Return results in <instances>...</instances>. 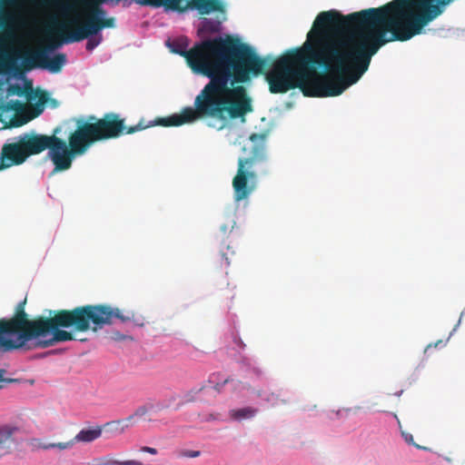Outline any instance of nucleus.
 Returning <instances> with one entry per match:
<instances>
[{"instance_id": "1", "label": "nucleus", "mask_w": 465, "mask_h": 465, "mask_svg": "<svg viewBox=\"0 0 465 465\" xmlns=\"http://www.w3.org/2000/svg\"><path fill=\"white\" fill-rule=\"evenodd\" d=\"M354 13L321 12L302 47L287 51L265 75L270 92L299 88L308 97L341 94L368 70L379 51Z\"/></svg>"}, {"instance_id": "2", "label": "nucleus", "mask_w": 465, "mask_h": 465, "mask_svg": "<svg viewBox=\"0 0 465 465\" xmlns=\"http://www.w3.org/2000/svg\"><path fill=\"white\" fill-rule=\"evenodd\" d=\"M171 52L186 59L193 72L210 78L194 100V108L185 107L180 114L158 118L162 126H180L203 117L222 121L242 119L252 112V101L242 85L251 76L263 73L269 64L247 44L227 35L204 40L187 50V37L168 40Z\"/></svg>"}, {"instance_id": "3", "label": "nucleus", "mask_w": 465, "mask_h": 465, "mask_svg": "<svg viewBox=\"0 0 465 465\" xmlns=\"http://www.w3.org/2000/svg\"><path fill=\"white\" fill-rule=\"evenodd\" d=\"M26 298L20 302L9 320L0 321V349L3 351L45 349L59 342L74 341L73 331H97L111 325L115 319L123 322L132 317L124 315L120 309L108 304H87L72 310H57L53 316L29 319L25 306ZM52 312H50V314Z\"/></svg>"}, {"instance_id": "4", "label": "nucleus", "mask_w": 465, "mask_h": 465, "mask_svg": "<svg viewBox=\"0 0 465 465\" xmlns=\"http://www.w3.org/2000/svg\"><path fill=\"white\" fill-rule=\"evenodd\" d=\"M454 0H392L377 8L354 12L378 50L389 42L420 35Z\"/></svg>"}, {"instance_id": "5", "label": "nucleus", "mask_w": 465, "mask_h": 465, "mask_svg": "<svg viewBox=\"0 0 465 465\" xmlns=\"http://www.w3.org/2000/svg\"><path fill=\"white\" fill-rule=\"evenodd\" d=\"M146 127L141 122L126 126L125 120L118 114L107 113L102 118L90 115L86 120L77 119L74 130L68 123H64L54 130L52 135L25 133L4 145H93L98 142L134 134Z\"/></svg>"}, {"instance_id": "6", "label": "nucleus", "mask_w": 465, "mask_h": 465, "mask_svg": "<svg viewBox=\"0 0 465 465\" xmlns=\"http://www.w3.org/2000/svg\"><path fill=\"white\" fill-rule=\"evenodd\" d=\"M84 11L87 18L81 25H78L76 18H66L64 21L52 20L51 29L62 38L64 43H78L97 35L104 28L114 26L115 19L105 18L106 11L102 6H94Z\"/></svg>"}, {"instance_id": "7", "label": "nucleus", "mask_w": 465, "mask_h": 465, "mask_svg": "<svg viewBox=\"0 0 465 465\" xmlns=\"http://www.w3.org/2000/svg\"><path fill=\"white\" fill-rule=\"evenodd\" d=\"M242 151L247 156L239 158L237 174L232 180L236 202L246 199L253 190L248 180H253L255 173L248 170L265 160L264 147H242Z\"/></svg>"}, {"instance_id": "8", "label": "nucleus", "mask_w": 465, "mask_h": 465, "mask_svg": "<svg viewBox=\"0 0 465 465\" xmlns=\"http://www.w3.org/2000/svg\"><path fill=\"white\" fill-rule=\"evenodd\" d=\"M61 45V42L53 43L45 48L29 53L24 57V66L27 70L40 67L49 70L53 74L61 72L63 66L66 64V55L64 54H56L53 57L47 55V52L54 50Z\"/></svg>"}, {"instance_id": "9", "label": "nucleus", "mask_w": 465, "mask_h": 465, "mask_svg": "<svg viewBox=\"0 0 465 465\" xmlns=\"http://www.w3.org/2000/svg\"><path fill=\"white\" fill-rule=\"evenodd\" d=\"M152 6L164 7L165 10L183 13L187 9H196L200 15L212 12H223L224 6L220 0H152Z\"/></svg>"}, {"instance_id": "10", "label": "nucleus", "mask_w": 465, "mask_h": 465, "mask_svg": "<svg viewBox=\"0 0 465 465\" xmlns=\"http://www.w3.org/2000/svg\"><path fill=\"white\" fill-rule=\"evenodd\" d=\"M89 147H46L48 149L47 157L53 162L54 168L51 175L68 170L73 160L84 154Z\"/></svg>"}, {"instance_id": "11", "label": "nucleus", "mask_w": 465, "mask_h": 465, "mask_svg": "<svg viewBox=\"0 0 465 465\" xmlns=\"http://www.w3.org/2000/svg\"><path fill=\"white\" fill-rule=\"evenodd\" d=\"M46 147H2L0 171L23 163L29 156L38 154Z\"/></svg>"}, {"instance_id": "12", "label": "nucleus", "mask_w": 465, "mask_h": 465, "mask_svg": "<svg viewBox=\"0 0 465 465\" xmlns=\"http://www.w3.org/2000/svg\"><path fill=\"white\" fill-rule=\"evenodd\" d=\"M25 108V104L18 100H10L0 104V122L5 123L6 120L11 121V113H21Z\"/></svg>"}, {"instance_id": "13", "label": "nucleus", "mask_w": 465, "mask_h": 465, "mask_svg": "<svg viewBox=\"0 0 465 465\" xmlns=\"http://www.w3.org/2000/svg\"><path fill=\"white\" fill-rule=\"evenodd\" d=\"M101 435L102 428L100 426L93 429H83L75 435L74 439L68 440L67 442H72L73 447L75 442H92L100 438Z\"/></svg>"}, {"instance_id": "14", "label": "nucleus", "mask_w": 465, "mask_h": 465, "mask_svg": "<svg viewBox=\"0 0 465 465\" xmlns=\"http://www.w3.org/2000/svg\"><path fill=\"white\" fill-rule=\"evenodd\" d=\"M6 94L8 96L25 95L26 99L28 101L35 100V94H34V89H33L31 84H29L28 85H25V88L17 84H9L8 87L6 88Z\"/></svg>"}, {"instance_id": "15", "label": "nucleus", "mask_w": 465, "mask_h": 465, "mask_svg": "<svg viewBox=\"0 0 465 465\" xmlns=\"http://www.w3.org/2000/svg\"><path fill=\"white\" fill-rule=\"evenodd\" d=\"M94 465H143V463L139 460H129L124 461H119L114 460L111 456H104L101 458H96L93 460Z\"/></svg>"}, {"instance_id": "16", "label": "nucleus", "mask_w": 465, "mask_h": 465, "mask_svg": "<svg viewBox=\"0 0 465 465\" xmlns=\"http://www.w3.org/2000/svg\"><path fill=\"white\" fill-rule=\"evenodd\" d=\"M32 445L36 449L42 450L57 448L60 450H64L72 448V442L45 443L40 439H34L32 440Z\"/></svg>"}, {"instance_id": "17", "label": "nucleus", "mask_w": 465, "mask_h": 465, "mask_svg": "<svg viewBox=\"0 0 465 465\" xmlns=\"http://www.w3.org/2000/svg\"><path fill=\"white\" fill-rule=\"evenodd\" d=\"M17 23V17L12 14H6L0 18V27L7 35H12Z\"/></svg>"}, {"instance_id": "18", "label": "nucleus", "mask_w": 465, "mask_h": 465, "mask_svg": "<svg viewBox=\"0 0 465 465\" xmlns=\"http://www.w3.org/2000/svg\"><path fill=\"white\" fill-rule=\"evenodd\" d=\"M257 410L252 407H245L238 410H232L230 416L232 419L236 420H242L244 419H251L255 416Z\"/></svg>"}, {"instance_id": "19", "label": "nucleus", "mask_w": 465, "mask_h": 465, "mask_svg": "<svg viewBox=\"0 0 465 465\" xmlns=\"http://www.w3.org/2000/svg\"><path fill=\"white\" fill-rule=\"evenodd\" d=\"M125 423L126 421L122 420H112L106 422L104 428L112 434L120 435L127 430Z\"/></svg>"}, {"instance_id": "20", "label": "nucleus", "mask_w": 465, "mask_h": 465, "mask_svg": "<svg viewBox=\"0 0 465 465\" xmlns=\"http://www.w3.org/2000/svg\"><path fill=\"white\" fill-rule=\"evenodd\" d=\"M12 441V430L4 428L0 429V452L9 448Z\"/></svg>"}, {"instance_id": "21", "label": "nucleus", "mask_w": 465, "mask_h": 465, "mask_svg": "<svg viewBox=\"0 0 465 465\" xmlns=\"http://www.w3.org/2000/svg\"><path fill=\"white\" fill-rule=\"evenodd\" d=\"M86 43V50L87 51H93L97 45H100V43L103 40V37L99 33L97 35L89 36Z\"/></svg>"}, {"instance_id": "22", "label": "nucleus", "mask_w": 465, "mask_h": 465, "mask_svg": "<svg viewBox=\"0 0 465 465\" xmlns=\"http://www.w3.org/2000/svg\"><path fill=\"white\" fill-rule=\"evenodd\" d=\"M205 389H206V387L204 385H203L199 388H193L192 390H190L189 391H187L184 394L185 401L190 402V401H194L198 400V397L196 395L198 393H200L201 391H204Z\"/></svg>"}, {"instance_id": "23", "label": "nucleus", "mask_w": 465, "mask_h": 465, "mask_svg": "<svg viewBox=\"0 0 465 465\" xmlns=\"http://www.w3.org/2000/svg\"><path fill=\"white\" fill-rule=\"evenodd\" d=\"M401 436L403 437L404 440L409 444V445H412L414 446L415 448H417L418 450H428L429 448L425 447V446H421V445H419L417 444L415 441H414V439H413V436L411 433L410 432H407V431H401Z\"/></svg>"}, {"instance_id": "24", "label": "nucleus", "mask_w": 465, "mask_h": 465, "mask_svg": "<svg viewBox=\"0 0 465 465\" xmlns=\"http://www.w3.org/2000/svg\"><path fill=\"white\" fill-rule=\"evenodd\" d=\"M15 60L12 57H5L0 62V70L8 71L15 68Z\"/></svg>"}, {"instance_id": "25", "label": "nucleus", "mask_w": 465, "mask_h": 465, "mask_svg": "<svg viewBox=\"0 0 465 465\" xmlns=\"http://www.w3.org/2000/svg\"><path fill=\"white\" fill-rule=\"evenodd\" d=\"M204 29L211 33H217L220 30V23L219 22H213V21H206L204 23Z\"/></svg>"}, {"instance_id": "26", "label": "nucleus", "mask_w": 465, "mask_h": 465, "mask_svg": "<svg viewBox=\"0 0 465 465\" xmlns=\"http://www.w3.org/2000/svg\"><path fill=\"white\" fill-rule=\"evenodd\" d=\"M35 94V99H37L39 104H45L48 100V94L44 91H34Z\"/></svg>"}, {"instance_id": "27", "label": "nucleus", "mask_w": 465, "mask_h": 465, "mask_svg": "<svg viewBox=\"0 0 465 465\" xmlns=\"http://www.w3.org/2000/svg\"><path fill=\"white\" fill-rule=\"evenodd\" d=\"M148 412V407L146 405H142V406H139L134 411V415L135 417V419H138V418H142L143 417L144 415H146Z\"/></svg>"}, {"instance_id": "28", "label": "nucleus", "mask_w": 465, "mask_h": 465, "mask_svg": "<svg viewBox=\"0 0 465 465\" xmlns=\"http://www.w3.org/2000/svg\"><path fill=\"white\" fill-rule=\"evenodd\" d=\"M235 222L231 219L228 223H224L221 225V231L223 234H226L227 232H231L234 227Z\"/></svg>"}, {"instance_id": "29", "label": "nucleus", "mask_w": 465, "mask_h": 465, "mask_svg": "<svg viewBox=\"0 0 465 465\" xmlns=\"http://www.w3.org/2000/svg\"><path fill=\"white\" fill-rule=\"evenodd\" d=\"M201 454V452L199 450H182L180 452V456L181 457H185V458H196V457H199Z\"/></svg>"}, {"instance_id": "30", "label": "nucleus", "mask_w": 465, "mask_h": 465, "mask_svg": "<svg viewBox=\"0 0 465 465\" xmlns=\"http://www.w3.org/2000/svg\"><path fill=\"white\" fill-rule=\"evenodd\" d=\"M445 344H446V341H443L442 340H439V341H436V342H434V343H430V344L426 347V349H425V352H427V351H428L430 349H431V348H437V347H439V346L443 347V346H445Z\"/></svg>"}, {"instance_id": "31", "label": "nucleus", "mask_w": 465, "mask_h": 465, "mask_svg": "<svg viewBox=\"0 0 465 465\" xmlns=\"http://www.w3.org/2000/svg\"><path fill=\"white\" fill-rule=\"evenodd\" d=\"M231 381H232V379H230V378H227L225 379L223 382H217L214 386H213V389L220 392L222 391V389L223 388V386L225 384H227L228 382H230Z\"/></svg>"}, {"instance_id": "32", "label": "nucleus", "mask_w": 465, "mask_h": 465, "mask_svg": "<svg viewBox=\"0 0 465 465\" xmlns=\"http://www.w3.org/2000/svg\"><path fill=\"white\" fill-rule=\"evenodd\" d=\"M121 420L126 421V423H125L126 429H128L130 426H132L133 424H134L136 422V419L134 414H131L127 418L121 419Z\"/></svg>"}, {"instance_id": "33", "label": "nucleus", "mask_w": 465, "mask_h": 465, "mask_svg": "<svg viewBox=\"0 0 465 465\" xmlns=\"http://www.w3.org/2000/svg\"><path fill=\"white\" fill-rule=\"evenodd\" d=\"M141 450L143 452H147V453H150L152 455L157 454V450L154 449V448H152V447L144 446V447H142Z\"/></svg>"}, {"instance_id": "34", "label": "nucleus", "mask_w": 465, "mask_h": 465, "mask_svg": "<svg viewBox=\"0 0 465 465\" xmlns=\"http://www.w3.org/2000/svg\"><path fill=\"white\" fill-rule=\"evenodd\" d=\"M5 372H6V371H5V370H4V369H0V389H1V388H2V386H3V385H2V383H3V382H5V381L10 382V381H12V380H5V379L4 378V376H5Z\"/></svg>"}, {"instance_id": "35", "label": "nucleus", "mask_w": 465, "mask_h": 465, "mask_svg": "<svg viewBox=\"0 0 465 465\" xmlns=\"http://www.w3.org/2000/svg\"><path fill=\"white\" fill-rule=\"evenodd\" d=\"M221 253H222V257L225 260V263H226V265H229V264H230V262H229L228 253H227V252H224L223 248V249H221Z\"/></svg>"}, {"instance_id": "36", "label": "nucleus", "mask_w": 465, "mask_h": 465, "mask_svg": "<svg viewBox=\"0 0 465 465\" xmlns=\"http://www.w3.org/2000/svg\"><path fill=\"white\" fill-rule=\"evenodd\" d=\"M235 342L238 344V346H239L240 348H242V349H243V348L245 347V344L243 343V341H242L240 338H239V339H237V340H235Z\"/></svg>"}, {"instance_id": "37", "label": "nucleus", "mask_w": 465, "mask_h": 465, "mask_svg": "<svg viewBox=\"0 0 465 465\" xmlns=\"http://www.w3.org/2000/svg\"><path fill=\"white\" fill-rule=\"evenodd\" d=\"M343 411H345V412L347 413V412H349V411H350V410L348 409V410H345V411H338L337 415H338V416H342V412H343Z\"/></svg>"}, {"instance_id": "38", "label": "nucleus", "mask_w": 465, "mask_h": 465, "mask_svg": "<svg viewBox=\"0 0 465 465\" xmlns=\"http://www.w3.org/2000/svg\"><path fill=\"white\" fill-rule=\"evenodd\" d=\"M226 250H227V251H230V250H231V246H230L229 244H228V245H226Z\"/></svg>"}, {"instance_id": "39", "label": "nucleus", "mask_w": 465, "mask_h": 465, "mask_svg": "<svg viewBox=\"0 0 465 465\" xmlns=\"http://www.w3.org/2000/svg\"><path fill=\"white\" fill-rule=\"evenodd\" d=\"M402 391H401L399 393H396L397 396H401Z\"/></svg>"}]
</instances>
